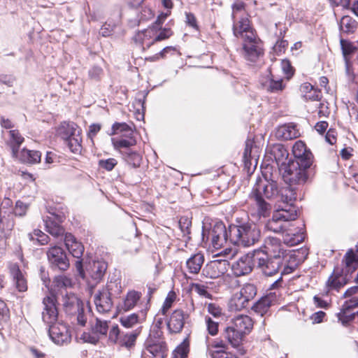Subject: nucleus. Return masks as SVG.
Segmentation results:
<instances>
[{
	"mask_svg": "<svg viewBox=\"0 0 358 358\" xmlns=\"http://www.w3.org/2000/svg\"><path fill=\"white\" fill-rule=\"evenodd\" d=\"M262 252L267 255V256L272 257L275 259H280L286 262H288V258L291 259L294 255H289L285 245L281 243L280 240L275 237H268L265 239L264 243V250Z\"/></svg>",
	"mask_w": 358,
	"mask_h": 358,
	"instance_id": "7",
	"label": "nucleus"
},
{
	"mask_svg": "<svg viewBox=\"0 0 358 358\" xmlns=\"http://www.w3.org/2000/svg\"><path fill=\"white\" fill-rule=\"evenodd\" d=\"M204 258L201 253H196L189 257L186 262V266L189 273H198L203 264Z\"/></svg>",
	"mask_w": 358,
	"mask_h": 358,
	"instance_id": "33",
	"label": "nucleus"
},
{
	"mask_svg": "<svg viewBox=\"0 0 358 358\" xmlns=\"http://www.w3.org/2000/svg\"><path fill=\"white\" fill-rule=\"evenodd\" d=\"M274 301L275 297L273 295H266L262 297L252 308L255 313L263 316L268 312Z\"/></svg>",
	"mask_w": 358,
	"mask_h": 358,
	"instance_id": "30",
	"label": "nucleus"
},
{
	"mask_svg": "<svg viewBox=\"0 0 358 358\" xmlns=\"http://www.w3.org/2000/svg\"><path fill=\"white\" fill-rule=\"evenodd\" d=\"M146 310L141 311V316L137 313H132L120 317V323L126 328H131L145 319Z\"/></svg>",
	"mask_w": 358,
	"mask_h": 358,
	"instance_id": "32",
	"label": "nucleus"
},
{
	"mask_svg": "<svg viewBox=\"0 0 358 358\" xmlns=\"http://www.w3.org/2000/svg\"><path fill=\"white\" fill-rule=\"evenodd\" d=\"M172 34H173V32L170 29L164 28V29H162L160 31V32L159 33V34L153 38V41H155V43L157 41H161L163 40H166V39L169 38L171 36H172Z\"/></svg>",
	"mask_w": 358,
	"mask_h": 358,
	"instance_id": "63",
	"label": "nucleus"
},
{
	"mask_svg": "<svg viewBox=\"0 0 358 358\" xmlns=\"http://www.w3.org/2000/svg\"><path fill=\"white\" fill-rule=\"evenodd\" d=\"M13 211V201L9 198H4L0 206V213L7 214Z\"/></svg>",
	"mask_w": 358,
	"mask_h": 358,
	"instance_id": "61",
	"label": "nucleus"
},
{
	"mask_svg": "<svg viewBox=\"0 0 358 358\" xmlns=\"http://www.w3.org/2000/svg\"><path fill=\"white\" fill-rule=\"evenodd\" d=\"M256 267L259 269L265 275L271 276L277 273L281 266L286 262L280 259H275L267 256L266 254L260 250H256L255 258Z\"/></svg>",
	"mask_w": 358,
	"mask_h": 358,
	"instance_id": "6",
	"label": "nucleus"
},
{
	"mask_svg": "<svg viewBox=\"0 0 358 358\" xmlns=\"http://www.w3.org/2000/svg\"><path fill=\"white\" fill-rule=\"evenodd\" d=\"M245 336L235 329L231 324L225 328L222 333L223 338L227 341L233 348H237L241 346Z\"/></svg>",
	"mask_w": 358,
	"mask_h": 358,
	"instance_id": "21",
	"label": "nucleus"
},
{
	"mask_svg": "<svg viewBox=\"0 0 358 358\" xmlns=\"http://www.w3.org/2000/svg\"><path fill=\"white\" fill-rule=\"evenodd\" d=\"M295 160L284 165L283 178L290 185L304 184L310 175V169L313 162V156L301 141H296L292 148Z\"/></svg>",
	"mask_w": 358,
	"mask_h": 358,
	"instance_id": "1",
	"label": "nucleus"
},
{
	"mask_svg": "<svg viewBox=\"0 0 358 358\" xmlns=\"http://www.w3.org/2000/svg\"><path fill=\"white\" fill-rule=\"evenodd\" d=\"M243 41V56L248 61L255 62L262 53L257 36H255V38L252 40H245Z\"/></svg>",
	"mask_w": 358,
	"mask_h": 358,
	"instance_id": "14",
	"label": "nucleus"
},
{
	"mask_svg": "<svg viewBox=\"0 0 358 358\" xmlns=\"http://www.w3.org/2000/svg\"><path fill=\"white\" fill-rule=\"evenodd\" d=\"M233 33L234 35L243 41L252 40L256 36L254 29L250 24L248 17H241L238 20H233Z\"/></svg>",
	"mask_w": 358,
	"mask_h": 358,
	"instance_id": "10",
	"label": "nucleus"
},
{
	"mask_svg": "<svg viewBox=\"0 0 358 358\" xmlns=\"http://www.w3.org/2000/svg\"><path fill=\"white\" fill-rule=\"evenodd\" d=\"M107 264L104 261L93 262L89 265L87 274L91 279L90 283L96 285L99 282L105 275Z\"/></svg>",
	"mask_w": 358,
	"mask_h": 358,
	"instance_id": "18",
	"label": "nucleus"
},
{
	"mask_svg": "<svg viewBox=\"0 0 358 358\" xmlns=\"http://www.w3.org/2000/svg\"><path fill=\"white\" fill-rule=\"evenodd\" d=\"M348 310H344L342 308L340 313L337 314V317L340 322L344 325H346L349 322L352 321L355 319V313L351 315H346Z\"/></svg>",
	"mask_w": 358,
	"mask_h": 358,
	"instance_id": "59",
	"label": "nucleus"
},
{
	"mask_svg": "<svg viewBox=\"0 0 358 358\" xmlns=\"http://www.w3.org/2000/svg\"><path fill=\"white\" fill-rule=\"evenodd\" d=\"M44 221L46 231L50 234L55 237L63 236L64 230L56 221L52 220L50 217H48Z\"/></svg>",
	"mask_w": 358,
	"mask_h": 358,
	"instance_id": "39",
	"label": "nucleus"
},
{
	"mask_svg": "<svg viewBox=\"0 0 358 358\" xmlns=\"http://www.w3.org/2000/svg\"><path fill=\"white\" fill-rule=\"evenodd\" d=\"M297 218V210L292 205L282 206L278 205L273 211L272 217L266 224L265 229L276 234H283L287 236H294L289 241L291 245L301 242L303 239V234H299L297 229H292V222Z\"/></svg>",
	"mask_w": 358,
	"mask_h": 358,
	"instance_id": "2",
	"label": "nucleus"
},
{
	"mask_svg": "<svg viewBox=\"0 0 358 358\" xmlns=\"http://www.w3.org/2000/svg\"><path fill=\"white\" fill-rule=\"evenodd\" d=\"M341 45L345 61L348 65L349 60L348 57L355 52V48L352 43L344 40L341 41Z\"/></svg>",
	"mask_w": 358,
	"mask_h": 358,
	"instance_id": "51",
	"label": "nucleus"
},
{
	"mask_svg": "<svg viewBox=\"0 0 358 358\" xmlns=\"http://www.w3.org/2000/svg\"><path fill=\"white\" fill-rule=\"evenodd\" d=\"M206 323L208 333L215 336L218 332V322L213 321L210 317H206Z\"/></svg>",
	"mask_w": 358,
	"mask_h": 358,
	"instance_id": "60",
	"label": "nucleus"
},
{
	"mask_svg": "<svg viewBox=\"0 0 358 358\" xmlns=\"http://www.w3.org/2000/svg\"><path fill=\"white\" fill-rule=\"evenodd\" d=\"M56 298L52 294L46 296L43 300L44 306L42 313V318L49 327L56 324L58 319V310L56 306Z\"/></svg>",
	"mask_w": 358,
	"mask_h": 358,
	"instance_id": "11",
	"label": "nucleus"
},
{
	"mask_svg": "<svg viewBox=\"0 0 358 358\" xmlns=\"http://www.w3.org/2000/svg\"><path fill=\"white\" fill-rule=\"evenodd\" d=\"M99 166L107 171H112L117 164V161L115 158H108L106 159H100L99 161Z\"/></svg>",
	"mask_w": 358,
	"mask_h": 358,
	"instance_id": "55",
	"label": "nucleus"
},
{
	"mask_svg": "<svg viewBox=\"0 0 358 358\" xmlns=\"http://www.w3.org/2000/svg\"><path fill=\"white\" fill-rule=\"evenodd\" d=\"M274 157L276 160L286 159L288 156V152L286 149L282 145H276L273 150Z\"/></svg>",
	"mask_w": 358,
	"mask_h": 358,
	"instance_id": "57",
	"label": "nucleus"
},
{
	"mask_svg": "<svg viewBox=\"0 0 358 358\" xmlns=\"http://www.w3.org/2000/svg\"><path fill=\"white\" fill-rule=\"evenodd\" d=\"M245 17H248L245 10V4L241 1H235L232 5V19L238 20Z\"/></svg>",
	"mask_w": 358,
	"mask_h": 358,
	"instance_id": "41",
	"label": "nucleus"
},
{
	"mask_svg": "<svg viewBox=\"0 0 358 358\" xmlns=\"http://www.w3.org/2000/svg\"><path fill=\"white\" fill-rule=\"evenodd\" d=\"M66 248L72 256L80 259L84 252V246L81 243L78 242L71 234H66L64 238Z\"/></svg>",
	"mask_w": 358,
	"mask_h": 358,
	"instance_id": "22",
	"label": "nucleus"
},
{
	"mask_svg": "<svg viewBox=\"0 0 358 358\" xmlns=\"http://www.w3.org/2000/svg\"><path fill=\"white\" fill-rule=\"evenodd\" d=\"M265 87L267 88L268 91L271 92H278L282 90L284 88L282 79L275 80L273 78H270L268 81V84L265 85Z\"/></svg>",
	"mask_w": 358,
	"mask_h": 358,
	"instance_id": "50",
	"label": "nucleus"
},
{
	"mask_svg": "<svg viewBox=\"0 0 358 358\" xmlns=\"http://www.w3.org/2000/svg\"><path fill=\"white\" fill-rule=\"evenodd\" d=\"M189 352V346L185 343H182L173 352L172 358H186Z\"/></svg>",
	"mask_w": 358,
	"mask_h": 358,
	"instance_id": "54",
	"label": "nucleus"
},
{
	"mask_svg": "<svg viewBox=\"0 0 358 358\" xmlns=\"http://www.w3.org/2000/svg\"><path fill=\"white\" fill-rule=\"evenodd\" d=\"M123 131L129 132V135H131L133 132L131 128L127 124L115 122L112 126V131L110 135H115Z\"/></svg>",
	"mask_w": 358,
	"mask_h": 358,
	"instance_id": "52",
	"label": "nucleus"
},
{
	"mask_svg": "<svg viewBox=\"0 0 358 358\" xmlns=\"http://www.w3.org/2000/svg\"><path fill=\"white\" fill-rule=\"evenodd\" d=\"M343 262L345 264V267L341 270L351 276L358 268V255L353 249H349L343 257Z\"/></svg>",
	"mask_w": 358,
	"mask_h": 358,
	"instance_id": "24",
	"label": "nucleus"
},
{
	"mask_svg": "<svg viewBox=\"0 0 358 358\" xmlns=\"http://www.w3.org/2000/svg\"><path fill=\"white\" fill-rule=\"evenodd\" d=\"M100 290L104 292V293L110 297H115L117 296L121 293L122 287L118 280H110L107 282L106 285Z\"/></svg>",
	"mask_w": 358,
	"mask_h": 358,
	"instance_id": "38",
	"label": "nucleus"
},
{
	"mask_svg": "<svg viewBox=\"0 0 358 358\" xmlns=\"http://www.w3.org/2000/svg\"><path fill=\"white\" fill-rule=\"evenodd\" d=\"M212 245L215 249L222 248L228 239V233L226 227L222 224H217L208 233V237Z\"/></svg>",
	"mask_w": 358,
	"mask_h": 358,
	"instance_id": "15",
	"label": "nucleus"
},
{
	"mask_svg": "<svg viewBox=\"0 0 358 358\" xmlns=\"http://www.w3.org/2000/svg\"><path fill=\"white\" fill-rule=\"evenodd\" d=\"M48 262L53 268L66 271L70 266L69 259L64 250L58 246L50 248L47 252Z\"/></svg>",
	"mask_w": 358,
	"mask_h": 358,
	"instance_id": "8",
	"label": "nucleus"
},
{
	"mask_svg": "<svg viewBox=\"0 0 358 358\" xmlns=\"http://www.w3.org/2000/svg\"><path fill=\"white\" fill-rule=\"evenodd\" d=\"M229 263L227 259H217L210 262L204 271L206 276L210 278H217L227 271Z\"/></svg>",
	"mask_w": 358,
	"mask_h": 358,
	"instance_id": "17",
	"label": "nucleus"
},
{
	"mask_svg": "<svg viewBox=\"0 0 358 358\" xmlns=\"http://www.w3.org/2000/svg\"><path fill=\"white\" fill-rule=\"evenodd\" d=\"M10 272L15 282V287L19 292H24L27 289V281L20 270L17 264H13L10 266Z\"/></svg>",
	"mask_w": 358,
	"mask_h": 358,
	"instance_id": "28",
	"label": "nucleus"
},
{
	"mask_svg": "<svg viewBox=\"0 0 358 358\" xmlns=\"http://www.w3.org/2000/svg\"><path fill=\"white\" fill-rule=\"evenodd\" d=\"M120 329L117 325H114L110 329L109 335H108V341L113 344L119 343L120 342Z\"/></svg>",
	"mask_w": 358,
	"mask_h": 358,
	"instance_id": "58",
	"label": "nucleus"
},
{
	"mask_svg": "<svg viewBox=\"0 0 358 358\" xmlns=\"http://www.w3.org/2000/svg\"><path fill=\"white\" fill-rule=\"evenodd\" d=\"M256 294L257 288L253 284L243 285L239 291L232 295L229 303V309L231 311H239L247 308Z\"/></svg>",
	"mask_w": 358,
	"mask_h": 358,
	"instance_id": "5",
	"label": "nucleus"
},
{
	"mask_svg": "<svg viewBox=\"0 0 358 358\" xmlns=\"http://www.w3.org/2000/svg\"><path fill=\"white\" fill-rule=\"evenodd\" d=\"M256 201V206L257 208V213L259 217H266L271 209V205L264 201L263 198L254 196Z\"/></svg>",
	"mask_w": 358,
	"mask_h": 358,
	"instance_id": "43",
	"label": "nucleus"
},
{
	"mask_svg": "<svg viewBox=\"0 0 358 358\" xmlns=\"http://www.w3.org/2000/svg\"><path fill=\"white\" fill-rule=\"evenodd\" d=\"M122 155L127 164L131 167L138 168L140 166L142 161V157L138 152L128 150L127 151L122 152Z\"/></svg>",
	"mask_w": 358,
	"mask_h": 358,
	"instance_id": "36",
	"label": "nucleus"
},
{
	"mask_svg": "<svg viewBox=\"0 0 358 358\" xmlns=\"http://www.w3.org/2000/svg\"><path fill=\"white\" fill-rule=\"evenodd\" d=\"M62 304L66 313H71L82 309V301L73 293H66L62 298Z\"/></svg>",
	"mask_w": 358,
	"mask_h": 358,
	"instance_id": "26",
	"label": "nucleus"
},
{
	"mask_svg": "<svg viewBox=\"0 0 358 358\" xmlns=\"http://www.w3.org/2000/svg\"><path fill=\"white\" fill-rule=\"evenodd\" d=\"M17 157L24 162L35 164L41 161V154L39 151L23 149Z\"/></svg>",
	"mask_w": 358,
	"mask_h": 358,
	"instance_id": "35",
	"label": "nucleus"
},
{
	"mask_svg": "<svg viewBox=\"0 0 358 358\" xmlns=\"http://www.w3.org/2000/svg\"><path fill=\"white\" fill-rule=\"evenodd\" d=\"M299 130L294 123L285 124L279 126L275 131V136L282 141H288L300 136Z\"/></svg>",
	"mask_w": 358,
	"mask_h": 358,
	"instance_id": "19",
	"label": "nucleus"
},
{
	"mask_svg": "<svg viewBox=\"0 0 358 358\" xmlns=\"http://www.w3.org/2000/svg\"><path fill=\"white\" fill-rule=\"evenodd\" d=\"M350 279L351 276L348 275V273H345L339 268H335L326 282L327 291L335 290L338 292Z\"/></svg>",
	"mask_w": 358,
	"mask_h": 358,
	"instance_id": "13",
	"label": "nucleus"
},
{
	"mask_svg": "<svg viewBox=\"0 0 358 358\" xmlns=\"http://www.w3.org/2000/svg\"><path fill=\"white\" fill-rule=\"evenodd\" d=\"M80 134L81 132H78L65 141L69 150L73 153H78L81 151L82 138Z\"/></svg>",
	"mask_w": 358,
	"mask_h": 358,
	"instance_id": "40",
	"label": "nucleus"
},
{
	"mask_svg": "<svg viewBox=\"0 0 358 358\" xmlns=\"http://www.w3.org/2000/svg\"><path fill=\"white\" fill-rule=\"evenodd\" d=\"M208 355L211 358H227L229 353L222 350L209 349L208 351Z\"/></svg>",
	"mask_w": 358,
	"mask_h": 358,
	"instance_id": "64",
	"label": "nucleus"
},
{
	"mask_svg": "<svg viewBox=\"0 0 358 358\" xmlns=\"http://www.w3.org/2000/svg\"><path fill=\"white\" fill-rule=\"evenodd\" d=\"M252 194L264 199H274L285 205H290L296 199V194L291 187L278 189V183L273 180L259 179L255 185Z\"/></svg>",
	"mask_w": 358,
	"mask_h": 358,
	"instance_id": "3",
	"label": "nucleus"
},
{
	"mask_svg": "<svg viewBox=\"0 0 358 358\" xmlns=\"http://www.w3.org/2000/svg\"><path fill=\"white\" fill-rule=\"evenodd\" d=\"M189 290L205 298H209L210 296V294L207 291V287L203 284L191 283L189 285Z\"/></svg>",
	"mask_w": 358,
	"mask_h": 358,
	"instance_id": "49",
	"label": "nucleus"
},
{
	"mask_svg": "<svg viewBox=\"0 0 358 358\" xmlns=\"http://www.w3.org/2000/svg\"><path fill=\"white\" fill-rule=\"evenodd\" d=\"M255 257L256 250L241 257L231 266L233 273L237 277L250 273L253 268L256 267Z\"/></svg>",
	"mask_w": 358,
	"mask_h": 358,
	"instance_id": "9",
	"label": "nucleus"
},
{
	"mask_svg": "<svg viewBox=\"0 0 358 358\" xmlns=\"http://www.w3.org/2000/svg\"><path fill=\"white\" fill-rule=\"evenodd\" d=\"M92 329L99 335L100 339L106 336L108 326L106 321L101 320L96 318L95 324L92 327Z\"/></svg>",
	"mask_w": 358,
	"mask_h": 358,
	"instance_id": "45",
	"label": "nucleus"
},
{
	"mask_svg": "<svg viewBox=\"0 0 358 358\" xmlns=\"http://www.w3.org/2000/svg\"><path fill=\"white\" fill-rule=\"evenodd\" d=\"M281 68L285 75H286L287 79L289 80L294 74V70L289 61L286 59L282 60Z\"/></svg>",
	"mask_w": 358,
	"mask_h": 358,
	"instance_id": "62",
	"label": "nucleus"
},
{
	"mask_svg": "<svg viewBox=\"0 0 358 358\" xmlns=\"http://www.w3.org/2000/svg\"><path fill=\"white\" fill-rule=\"evenodd\" d=\"M357 27V22L348 15L343 16L341 20V27L345 32H353Z\"/></svg>",
	"mask_w": 358,
	"mask_h": 358,
	"instance_id": "44",
	"label": "nucleus"
},
{
	"mask_svg": "<svg viewBox=\"0 0 358 358\" xmlns=\"http://www.w3.org/2000/svg\"><path fill=\"white\" fill-rule=\"evenodd\" d=\"M229 241L234 245L249 247L257 243L260 238L259 227L252 223L231 225L229 227Z\"/></svg>",
	"mask_w": 358,
	"mask_h": 358,
	"instance_id": "4",
	"label": "nucleus"
},
{
	"mask_svg": "<svg viewBox=\"0 0 358 358\" xmlns=\"http://www.w3.org/2000/svg\"><path fill=\"white\" fill-rule=\"evenodd\" d=\"M141 293L135 290H130L127 292L121 304V309L124 311L132 310L141 298Z\"/></svg>",
	"mask_w": 358,
	"mask_h": 358,
	"instance_id": "29",
	"label": "nucleus"
},
{
	"mask_svg": "<svg viewBox=\"0 0 358 358\" xmlns=\"http://www.w3.org/2000/svg\"><path fill=\"white\" fill-rule=\"evenodd\" d=\"M9 135L10 138L8 144L11 148L13 157H17L19 148L24 141V138L17 130H10L9 131Z\"/></svg>",
	"mask_w": 358,
	"mask_h": 358,
	"instance_id": "34",
	"label": "nucleus"
},
{
	"mask_svg": "<svg viewBox=\"0 0 358 358\" xmlns=\"http://www.w3.org/2000/svg\"><path fill=\"white\" fill-rule=\"evenodd\" d=\"M28 208L29 204L24 203L21 201H17L15 203L13 212L16 216L22 217L26 215Z\"/></svg>",
	"mask_w": 358,
	"mask_h": 358,
	"instance_id": "56",
	"label": "nucleus"
},
{
	"mask_svg": "<svg viewBox=\"0 0 358 358\" xmlns=\"http://www.w3.org/2000/svg\"><path fill=\"white\" fill-rule=\"evenodd\" d=\"M80 339L84 343H89L95 345L99 341L100 338L99 337V335H96L92 329L91 332H83L81 334Z\"/></svg>",
	"mask_w": 358,
	"mask_h": 358,
	"instance_id": "53",
	"label": "nucleus"
},
{
	"mask_svg": "<svg viewBox=\"0 0 358 358\" xmlns=\"http://www.w3.org/2000/svg\"><path fill=\"white\" fill-rule=\"evenodd\" d=\"M154 29L148 28L136 34L134 39L136 43L142 45L143 49L149 48L155 41H153Z\"/></svg>",
	"mask_w": 358,
	"mask_h": 358,
	"instance_id": "27",
	"label": "nucleus"
},
{
	"mask_svg": "<svg viewBox=\"0 0 358 358\" xmlns=\"http://www.w3.org/2000/svg\"><path fill=\"white\" fill-rule=\"evenodd\" d=\"M78 132H81V129L74 122H64L57 129L58 135L64 141Z\"/></svg>",
	"mask_w": 358,
	"mask_h": 358,
	"instance_id": "31",
	"label": "nucleus"
},
{
	"mask_svg": "<svg viewBox=\"0 0 358 358\" xmlns=\"http://www.w3.org/2000/svg\"><path fill=\"white\" fill-rule=\"evenodd\" d=\"M189 318V315L181 309L174 310L170 316L167 327L171 333H180Z\"/></svg>",
	"mask_w": 358,
	"mask_h": 358,
	"instance_id": "16",
	"label": "nucleus"
},
{
	"mask_svg": "<svg viewBox=\"0 0 358 358\" xmlns=\"http://www.w3.org/2000/svg\"><path fill=\"white\" fill-rule=\"evenodd\" d=\"M230 324L245 336L251 331L253 321L248 315H238L231 320Z\"/></svg>",
	"mask_w": 358,
	"mask_h": 358,
	"instance_id": "20",
	"label": "nucleus"
},
{
	"mask_svg": "<svg viewBox=\"0 0 358 358\" xmlns=\"http://www.w3.org/2000/svg\"><path fill=\"white\" fill-rule=\"evenodd\" d=\"M49 336L57 345H64L70 343L71 336L68 327L62 322H57L49 327Z\"/></svg>",
	"mask_w": 358,
	"mask_h": 358,
	"instance_id": "12",
	"label": "nucleus"
},
{
	"mask_svg": "<svg viewBox=\"0 0 358 358\" xmlns=\"http://www.w3.org/2000/svg\"><path fill=\"white\" fill-rule=\"evenodd\" d=\"M53 283L55 287L57 288H67L72 287L73 282L71 278L64 275H60L55 278Z\"/></svg>",
	"mask_w": 358,
	"mask_h": 358,
	"instance_id": "48",
	"label": "nucleus"
},
{
	"mask_svg": "<svg viewBox=\"0 0 358 358\" xmlns=\"http://www.w3.org/2000/svg\"><path fill=\"white\" fill-rule=\"evenodd\" d=\"M112 143L115 149L129 148L136 143V139L129 136L128 138H113Z\"/></svg>",
	"mask_w": 358,
	"mask_h": 358,
	"instance_id": "42",
	"label": "nucleus"
},
{
	"mask_svg": "<svg viewBox=\"0 0 358 358\" xmlns=\"http://www.w3.org/2000/svg\"><path fill=\"white\" fill-rule=\"evenodd\" d=\"M166 348L163 343L149 344L142 353V358H165Z\"/></svg>",
	"mask_w": 358,
	"mask_h": 358,
	"instance_id": "23",
	"label": "nucleus"
},
{
	"mask_svg": "<svg viewBox=\"0 0 358 358\" xmlns=\"http://www.w3.org/2000/svg\"><path fill=\"white\" fill-rule=\"evenodd\" d=\"M94 303L98 312L105 313L109 312L113 307L112 297L99 290L94 296Z\"/></svg>",
	"mask_w": 358,
	"mask_h": 358,
	"instance_id": "25",
	"label": "nucleus"
},
{
	"mask_svg": "<svg viewBox=\"0 0 358 358\" xmlns=\"http://www.w3.org/2000/svg\"><path fill=\"white\" fill-rule=\"evenodd\" d=\"M137 336L138 334L136 332H131L121 336L120 338L119 344L121 346H124L127 348H131L135 345Z\"/></svg>",
	"mask_w": 358,
	"mask_h": 358,
	"instance_id": "46",
	"label": "nucleus"
},
{
	"mask_svg": "<svg viewBox=\"0 0 358 358\" xmlns=\"http://www.w3.org/2000/svg\"><path fill=\"white\" fill-rule=\"evenodd\" d=\"M253 150H257V148L254 146V142L248 139L245 142V148L243 152V159L245 166L252 165V161H257V155L252 154Z\"/></svg>",
	"mask_w": 358,
	"mask_h": 358,
	"instance_id": "37",
	"label": "nucleus"
},
{
	"mask_svg": "<svg viewBox=\"0 0 358 358\" xmlns=\"http://www.w3.org/2000/svg\"><path fill=\"white\" fill-rule=\"evenodd\" d=\"M30 241L36 240L40 245H45L49 242V236L40 229H34L28 234Z\"/></svg>",
	"mask_w": 358,
	"mask_h": 358,
	"instance_id": "47",
	"label": "nucleus"
}]
</instances>
